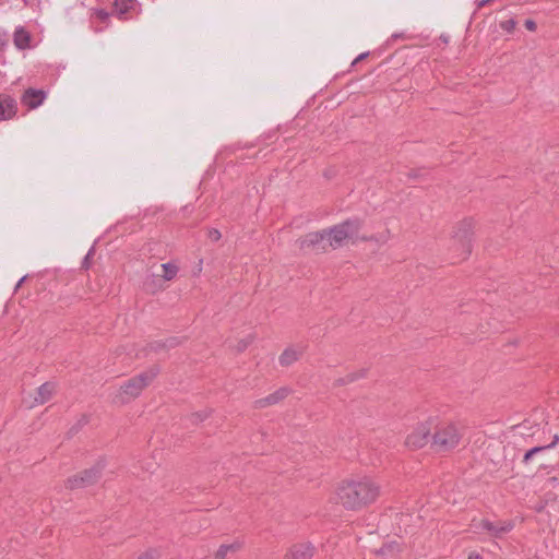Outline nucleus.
<instances>
[{
    "instance_id": "obj_16",
    "label": "nucleus",
    "mask_w": 559,
    "mask_h": 559,
    "mask_svg": "<svg viewBox=\"0 0 559 559\" xmlns=\"http://www.w3.org/2000/svg\"><path fill=\"white\" fill-rule=\"evenodd\" d=\"M135 7V0H115L114 12L119 16L133 10Z\"/></svg>"
},
{
    "instance_id": "obj_17",
    "label": "nucleus",
    "mask_w": 559,
    "mask_h": 559,
    "mask_svg": "<svg viewBox=\"0 0 559 559\" xmlns=\"http://www.w3.org/2000/svg\"><path fill=\"white\" fill-rule=\"evenodd\" d=\"M29 34L24 28H17L14 33V45L19 49H25L29 45Z\"/></svg>"
},
{
    "instance_id": "obj_9",
    "label": "nucleus",
    "mask_w": 559,
    "mask_h": 559,
    "mask_svg": "<svg viewBox=\"0 0 559 559\" xmlns=\"http://www.w3.org/2000/svg\"><path fill=\"white\" fill-rule=\"evenodd\" d=\"M302 348L297 346H289L283 350L278 357L282 367H289L300 359L302 356Z\"/></svg>"
},
{
    "instance_id": "obj_28",
    "label": "nucleus",
    "mask_w": 559,
    "mask_h": 559,
    "mask_svg": "<svg viewBox=\"0 0 559 559\" xmlns=\"http://www.w3.org/2000/svg\"><path fill=\"white\" fill-rule=\"evenodd\" d=\"M525 27L530 31V32H535L536 31V23L533 21V20H526L525 21Z\"/></svg>"
},
{
    "instance_id": "obj_14",
    "label": "nucleus",
    "mask_w": 559,
    "mask_h": 559,
    "mask_svg": "<svg viewBox=\"0 0 559 559\" xmlns=\"http://www.w3.org/2000/svg\"><path fill=\"white\" fill-rule=\"evenodd\" d=\"M481 527L490 532L495 537H501L503 534L510 532L513 527L511 523H491L487 520L481 521Z\"/></svg>"
},
{
    "instance_id": "obj_8",
    "label": "nucleus",
    "mask_w": 559,
    "mask_h": 559,
    "mask_svg": "<svg viewBox=\"0 0 559 559\" xmlns=\"http://www.w3.org/2000/svg\"><path fill=\"white\" fill-rule=\"evenodd\" d=\"M289 393H290V390L288 388H286V386L280 388L272 394L255 401V403H254L255 407L264 408L266 406L277 404L281 401H283L284 399H286Z\"/></svg>"
},
{
    "instance_id": "obj_19",
    "label": "nucleus",
    "mask_w": 559,
    "mask_h": 559,
    "mask_svg": "<svg viewBox=\"0 0 559 559\" xmlns=\"http://www.w3.org/2000/svg\"><path fill=\"white\" fill-rule=\"evenodd\" d=\"M144 289L151 294H155L156 292L163 289L160 280L156 278L154 275L147 277L144 282Z\"/></svg>"
},
{
    "instance_id": "obj_3",
    "label": "nucleus",
    "mask_w": 559,
    "mask_h": 559,
    "mask_svg": "<svg viewBox=\"0 0 559 559\" xmlns=\"http://www.w3.org/2000/svg\"><path fill=\"white\" fill-rule=\"evenodd\" d=\"M431 447L437 452H448L456 448L462 439L461 427L452 421H433Z\"/></svg>"
},
{
    "instance_id": "obj_35",
    "label": "nucleus",
    "mask_w": 559,
    "mask_h": 559,
    "mask_svg": "<svg viewBox=\"0 0 559 559\" xmlns=\"http://www.w3.org/2000/svg\"><path fill=\"white\" fill-rule=\"evenodd\" d=\"M519 428H523V429H524V428H526V423L521 424V425L519 426Z\"/></svg>"
},
{
    "instance_id": "obj_10",
    "label": "nucleus",
    "mask_w": 559,
    "mask_h": 559,
    "mask_svg": "<svg viewBox=\"0 0 559 559\" xmlns=\"http://www.w3.org/2000/svg\"><path fill=\"white\" fill-rule=\"evenodd\" d=\"M46 94L41 90L29 88L25 91L22 96L23 105L27 106L31 109L38 107L45 99Z\"/></svg>"
},
{
    "instance_id": "obj_34",
    "label": "nucleus",
    "mask_w": 559,
    "mask_h": 559,
    "mask_svg": "<svg viewBox=\"0 0 559 559\" xmlns=\"http://www.w3.org/2000/svg\"><path fill=\"white\" fill-rule=\"evenodd\" d=\"M489 1H490V0H481V1H479L478 7H479V8H481V7H484L486 3H488Z\"/></svg>"
},
{
    "instance_id": "obj_31",
    "label": "nucleus",
    "mask_w": 559,
    "mask_h": 559,
    "mask_svg": "<svg viewBox=\"0 0 559 559\" xmlns=\"http://www.w3.org/2000/svg\"><path fill=\"white\" fill-rule=\"evenodd\" d=\"M26 275H24L23 277L20 278V281L17 282L16 286H15V290H17L22 284L24 283V281L26 280Z\"/></svg>"
},
{
    "instance_id": "obj_29",
    "label": "nucleus",
    "mask_w": 559,
    "mask_h": 559,
    "mask_svg": "<svg viewBox=\"0 0 559 559\" xmlns=\"http://www.w3.org/2000/svg\"><path fill=\"white\" fill-rule=\"evenodd\" d=\"M96 16L102 21H105L108 17V13L105 10H98L96 12Z\"/></svg>"
},
{
    "instance_id": "obj_32",
    "label": "nucleus",
    "mask_w": 559,
    "mask_h": 559,
    "mask_svg": "<svg viewBox=\"0 0 559 559\" xmlns=\"http://www.w3.org/2000/svg\"><path fill=\"white\" fill-rule=\"evenodd\" d=\"M168 343H169V344H168V346H169V347H174V346H176V345H177V341H176L175 338H170V340H168Z\"/></svg>"
},
{
    "instance_id": "obj_30",
    "label": "nucleus",
    "mask_w": 559,
    "mask_h": 559,
    "mask_svg": "<svg viewBox=\"0 0 559 559\" xmlns=\"http://www.w3.org/2000/svg\"><path fill=\"white\" fill-rule=\"evenodd\" d=\"M392 549H393V545H386V546H384V547H382V548H381L380 554H382V555H386V554H389Z\"/></svg>"
},
{
    "instance_id": "obj_12",
    "label": "nucleus",
    "mask_w": 559,
    "mask_h": 559,
    "mask_svg": "<svg viewBox=\"0 0 559 559\" xmlns=\"http://www.w3.org/2000/svg\"><path fill=\"white\" fill-rule=\"evenodd\" d=\"M313 547L310 544L294 545L286 554V559H311Z\"/></svg>"
},
{
    "instance_id": "obj_5",
    "label": "nucleus",
    "mask_w": 559,
    "mask_h": 559,
    "mask_svg": "<svg viewBox=\"0 0 559 559\" xmlns=\"http://www.w3.org/2000/svg\"><path fill=\"white\" fill-rule=\"evenodd\" d=\"M480 233L478 222L474 217H464L456 222L451 230V238L456 242H472L477 240Z\"/></svg>"
},
{
    "instance_id": "obj_24",
    "label": "nucleus",
    "mask_w": 559,
    "mask_h": 559,
    "mask_svg": "<svg viewBox=\"0 0 559 559\" xmlns=\"http://www.w3.org/2000/svg\"><path fill=\"white\" fill-rule=\"evenodd\" d=\"M500 26L502 29L511 33L515 28V22L513 20H507L501 22Z\"/></svg>"
},
{
    "instance_id": "obj_7",
    "label": "nucleus",
    "mask_w": 559,
    "mask_h": 559,
    "mask_svg": "<svg viewBox=\"0 0 559 559\" xmlns=\"http://www.w3.org/2000/svg\"><path fill=\"white\" fill-rule=\"evenodd\" d=\"M104 465L102 463L96 464L90 469L82 472L79 475H74L67 480L66 486L70 489L84 488L95 484L102 475Z\"/></svg>"
},
{
    "instance_id": "obj_23",
    "label": "nucleus",
    "mask_w": 559,
    "mask_h": 559,
    "mask_svg": "<svg viewBox=\"0 0 559 559\" xmlns=\"http://www.w3.org/2000/svg\"><path fill=\"white\" fill-rule=\"evenodd\" d=\"M456 251H460V260H465L471 254L469 247H452Z\"/></svg>"
},
{
    "instance_id": "obj_33",
    "label": "nucleus",
    "mask_w": 559,
    "mask_h": 559,
    "mask_svg": "<svg viewBox=\"0 0 559 559\" xmlns=\"http://www.w3.org/2000/svg\"><path fill=\"white\" fill-rule=\"evenodd\" d=\"M468 559H481V557L478 554H471Z\"/></svg>"
},
{
    "instance_id": "obj_25",
    "label": "nucleus",
    "mask_w": 559,
    "mask_h": 559,
    "mask_svg": "<svg viewBox=\"0 0 559 559\" xmlns=\"http://www.w3.org/2000/svg\"><path fill=\"white\" fill-rule=\"evenodd\" d=\"M93 254H94V247H92V248L90 249V251L87 252V254L85 255V258H84V260H83V264H82V266H83L84 269H86V270H87V269L91 266V258H92V255H93Z\"/></svg>"
},
{
    "instance_id": "obj_20",
    "label": "nucleus",
    "mask_w": 559,
    "mask_h": 559,
    "mask_svg": "<svg viewBox=\"0 0 559 559\" xmlns=\"http://www.w3.org/2000/svg\"><path fill=\"white\" fill-rule=\"evenodd\" d=\"M545 451V448L542 445V447H534L532 448L531 450H528L525 454H524V457H523V462L524 463H528L530 460L535 456L536 453H539V452H543Z\"/></svg>"
},
{
    "instance_id": "obj_11",
    "label": "nucleus",
    "mask_w": 559,
    "mask_h": 559,
    "mask_svg": "<svg viewBox=\"0 0 559 559\" xmlns=\"http://www.w3.org/2000/svg\"><path fill=\"white\" fill-rule=\"evenodd\" d=\"M16 114V102L7 95H0V120H9Z\"/></svg>"
},
{
    "instance_id": "obj_18",
    "label": "nucleus",
    "mask_w": 559,
    "mask_h": 559,
    "mask_svg": "<svg viewBox=\"0 0 559 559\" xmlns=\"http://www.w3.org/2000/svg\"><path fill=\"white\" fill-rule=\"evenodd\" d=\"M160 267L163 270V274L160 276L164 281L174 280L179 271V267L175 262L163 263Z\"/></svg>"
},
{
    "instance_id": "obj_22",
    "label": "nucleus",
    "mask_w": 559,
    "mask_h": 559,
    "mask_svg": "<svg viewBox=\"0 0 559 559\" xmlns=\"http://www.w3.org/2000/svg\"><path fill=\"white\" fill-rule=\"evenodd\" d=\"M222 238L221 233L217 229H211L209 230L207 240L211 242H217Z\"/></svg>"
},
{
    "instance_id": "obj_26",
    "label": "nucleus",
    "mask_w": 559,
    "mask_h": 559,
    "mask_svg": "<svg viewBox=\"0 0 559 559\" xmlns=\"http://www.w3.org/2000/svg\"><path fill=\"white\" fill-rule=\"evenodd\" d=\"M558 443H559V436L555 435L552 438V441L549 444L543 445V447L545 448V450H549V449H554Z\"/></svg>"
},
{
    "instance_id": "obj_4",
    "label": "nucleus",
    "mask_w": 559,
    "mask_h": 559,
    "mask_svg": "<svg viewBox=\"0 0 559 559\" xmlns=\"http://www.w3.org/2000/svg\"><path fill=\"white\" fill-rule=\"evenodd\" d=\"M157 370L150 369L136 377H133L121 385L119 393L116 396L115 402L126 404L129 401L138 397L141 392L153 381L156 377Z\"/></svg>"
},
{
    "instance_id": "obj_2",
    "label": "nucleus",
    "mask_w": 559,
    "mask_h": 559,
    "mask_svg": "<svg viewBox=\"0 0 559 559\" xmlns=\"http://www.w3.org/2000/svg\"><path fill=\"white\" fill-rule=\"evenodd\" d=\"M311 243L333 242H379L383 239L373 237L359 219H347L320 231L309 234Z\"/></svg>"
},
{
    "instance_id": "obj_1",
    "label": "nucleus",
    "mask_w": 559,
    "mask_h": 559,
    "mask_svg": "<svg viewBox=\"0 0 559 559\" xmlns=\"http://www.w3.org/2000/svg\"><path fill=\"white\" fill-rule=\"evenodd\" d=\"M381 495L380 483L371 476H353L336 487L337 501L352 511L361 510L374 503Z\"/></svg>"
},
{
    "instance_id": "obj_15",
    "label": "nucleus",
    "mask_w": 559,
    "mask_h": 559,
    "mask_svg": "<svg viewBox=\"0 0 559 559\" xmlns=\"http://www.w3.org/2000/svg\"><path fill=\"white\" fill-rule=\"evenodd\" d=\"M242 547L240 542H234L231 544L221 545L217 551L215 552V559H225L229 552H236Z\"/></svg>"
},
{
    "instance_id": "obj_13",
    "label": "nucleus",
    "mask_w": 559,
    "mask_h": 559,
    "mask_svg": "<svg viewBox=\"0 0 559 559\" xmlns=\"http://www.w3.org/2000/svg\"><path fill=\"white\" fill-rule=\"evenodd\" d=\"M53 392L55 385L51 382H46L41 384L37 389L34 402L31 404V406L45 404L52 397Z\"/></svg>"
},
{
    "instance_id": "obj_27",
    "label": "nucleus",
    "mask_w": 559,
    "mask_h": 559,
    "mask_svg": "<svg viewBox=\"0 0 559 559\" xmlns=\"http://www.w3.org/2000/svg\"><path fill=\"white\" fill-rule=\"evenodd\" d=\"M252 342V337H248L247 340L245 341H241L238 345V350H243L248 347V345Z\"/></svg>"
},
{
    "instance_id": "obj_21",
    "label": "nucleus",
    "mask_w": 559,
    "mask_h": 559,
    "mask_svg": "<svg viewBox=\"0 0 559 559\" xmlns=\"http://www.w3.org/2000/svg\"><path fill=\"white\" fill-rule=\"evenodd\" d=\"M358 379V376H356L355 373H350L348 374L346 378H340L336 380V384L337 385H344V384H347L349 382H353L355 380Z\"/></svg>"
},
{
    "instance_id": "obj_6",
    "label": "nucleus",
    "mask_w": 559,
    "mask_h": 559,
    "mask_svg": "<svg viewBox=\"0 0 559 559\" xmlns=\"http://www.w3.org/2000/svg\"><path fill=\"white\" fill-rule=\"evenodd\" d=\"M432 425L433 420L420 423L417 425L413 431L407 435L405 439V445L411 450H418L424 448L429 441Z\"/></svg>"
}]
</instances>
